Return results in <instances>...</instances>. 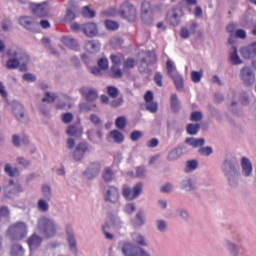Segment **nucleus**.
Masks as SVG:
<instances>
[{"mask_svg":"<svg viewBox=\"0 0 256 256\" xmlns=\"http://www.w3.org/2000/svg\"><path fill=\"white\" fill-rule=\"evenodd\" d=\"M175 87L178 90L183 89V77L181 76V74H177L176 76L172 77Z\"/></svg>","mask_w":256,"mask_h":256,"instance_id":"864d4df0","label":"nucleus"},{"mask_svg":"<svg viewBox=\"0 0 256 256\" xmlns=\"http://www.w3.org/2000/svg\"><path fill=\"white\" fill-rule=\"evenodd\" d=\"M19 23L20 25H22V27H25V29H29V30L33 29V27L37 25V22H35L33 18L27 17V16L21 17L19 19Z\"/></svg>","mask_w":256,"mask_h":256,"instance_id":"473e14b6","label":"nucleus"},{"mask_svg":"<svg viewBox=\"0 0 256 256\" xmlns=\"http://www.w3.org/2000/svg\"><path fill=\"white\" fill-rule=\"evenodd\" d=\"M202 77H203V72H199V71L191 72V79H192L193 83H200Z\"/></svg>","mask_w":256,"mask_h":256,"instance_id":"0e129e2a","label":"nucleus"},{"mask_svg":"<svg viewBox=\"0 0 256 256\" xmlns=\"http://www.w3.org/2000/svg\"><path fill=\"white\" fill-rule=\"evenodd\" d=\"M115 125L117 129H125V126L127 125V119H125L123 116L118 117L115 121Z\"/></svg>","mask_w":256,"mask_h":256,"instance_id":"69168bd1","label":"nucleus"},{"mask_svg":"<svg viewBox=\"0 0 256 256\" xmlns=\"http://www.w3.org/2000/svg\"><path fill=\"white\" fill-rule=\"evenodd\" d=\"M28 229L25 222H17L11 225L7 231L8 237L11 239H23L27 237Z\"/></svg>","mask_w":256,"mask_h":256,"instance_id":"20e7f679","label":"nucleus"},{"mask_svg":"<svg viewBox=\"0 0 256 256\" xmlns=\"http://www.w3.org/2000/svg\"><path fill=\"white\" fill-rule=\"evenodd\" d=\"M123 228V222L119 218L110 220L107 224L102 226V231L106 239H113V233H119Z\"/></svg>","mask_w":256,"mask_h":256,"instance_id":"7ed1b4c3","label":"nucleus"},{"mask_svg":"<svg viewBox=\"0 0 256 256\" xmlns=\"http://www.w3.org/2000/svg\"><path fill=\"white\" fill-rule=\"evenodd\" d=\"M199 24L197 22H192L188 26H183L180 30V36L182 39H189L191 35H195L197 33V28Z\"/></svg>","mask_w":256,"mask_h":256,"instance_id":"a211bd4d","label":"nucleus"},{"mask_svg":"<svg viewBox=\"0 0 256 256\" xmlns=\"http://www.w3.org/2000/svg\"><path fill=\"white\" fill-rule=\"evenodd\" d=\"M232 45L231 50H230V61L233 63V65H241L243 63V60L241 57H239V52L237 51V48L235 47L234 44Z\"/></svg>","mask_w":256,"mask_h":256,"instance_id":"c756f323","label":"nucleus"},{"mask_svg":"<svg viewBox=\"0 0 256 256\" xmlns=\"http://www.w3.org/2000/svg\"><path fill=\"white\" fill-rule=\"evenodd\" d=\"M227 31L230 34V38L228 40L229 45H233L235 39V24H230L227 26Z\"/></svg>","mask_w":256,"mask_h":256,"instance_id":"603ef678","label":"nucleus"},{"mask_svg":"<svg viewBox=\"0 0 256 256\" xmlns=\"http://www.w3.org/2000/svg\"><path fill=\"white\" fill-rule=\"evenodd\" d=\"M240 79L246 85H253L255 83V73H253L250 67H244L240 71Z\"/></svg>","mask_w":256,"mask_h":256,"instance_id":"4468645a","label":"nucleus"},{"mask_svg":"<svg viewBox=\"0 0 256 256\" xmlns=\"http://www.w3.org/2000/svg\"><path fill=\"white\" fill-rule=\"evenodd\" d=\"M82 31L86 37H97L99 35V28L94 22L84 24L82 26Z\"/></svg>","mask_w":256,"mask_h":256,"instance_id":"6ab92c4d","label":"nucleus"},{"mask_svg":"<svg viewBox=\"0 0 256 256\" xmlns=\"http://www.w3.org/2000/svg\"><path fill=\"white\" fill-rule=\"evenodd\" d=\"M84 49L88 53H97L101 49V43L96 40H89L85 43Z\"/></svg>","mask_w":256,"mask_h":256,"instance_id":"393cba45","label":"nucleus"},{"mask_svg":"<svg viewBox=\"0 0 256 256\" xmlns=\"http://www.w3.org/2000/svg\"><path fill=\"white\" fill-rule=\"evenodd\" d=\"M89 151H91L89 144L87 142H81L76 146L73 152V159H75V161H81V159L85 157V153H89Z\"/></svg>","mask_w":256,"mask_h":256,"instance_id":"ddd939ff","label":"nucleus"},{"mask_svg":"<svg viewBox=\"0 0 256 256\" xmlns=\"http://www.w3.org/2000/svg\"><path fill=\"white\" fill-rule=\"evenodd\" d=\"M176 215L177 217H181V219H183L184 221H189V212H187V210L185 209H177Z\"/></svg>","mask_w":256,"mask_h":256,"instance_id":"e2e57ef3","label":"nucleus"},{"mask_svg":"<svg viewBox=\"0 0 256 256\" xmlns=\"http://www.w3.org/2000/svg\"><path fill=\"white\" fill-rule=\"evenodd\" d=\"M166 67H167V73L171 78L179 75V72L177 71V67L175 66V63H173L171 60H167Z\"/></svg>","mask_w":256,"mask_h":256,"instance_id":"ea45409f","label":"nucleus"},{"mask_svg":"<svg viewBox=\"0 0 256 256\" xmlns=\"http://www.w3.org/2000/svg\"><path fill=\"white\" fill-rule=\"evenodd\" d=\"M32 11L38 15V17H46L49 14L51 7L49 3L43 2L40 4H31Z\"/></svg>","mask_w":256,"mask_h":256,"instance_id":"2eb2a0df","label":"nucleus"},{"mask_svg":"<svg viewBox=\"0 0 256 256\" xmlns=\"http://www.w3.org/2000/svg\"><path fill=\"white\" fill-rule=\"evenodd\" d=\"M186 143L190 145V147H194L197 149V147H203L205 145V139L203 138H187Z\"/></svg>","mask_w":256,"mask_h":256,"instance_id":"e433bc0d","label":"nucleus"},{"mask_svg":"<svg viewBox=\"0 0 256 256\" xmlns=\"http://www.w3.org/2000/svg\"><path fill=\"white\" fill-rule=\"evenodd\" d=\"M240 55L243 59H255L256 56V41L240 48Z\"/></svg>","mask_w":256,"mask_h":256,"instance_id":"dca6fc26","label":"nucleus"},{"mask_svg":"<svg viewBox=\"0 0 256 256\" xmlns=\"http://www.w3.org/2000/svg\"><path fill=\"white\" fill-rule=\"evenodd\" d=\"M228 99L230 100V105H229V109L230 111L234 112L235 115H237V107H238V103H237V94H235L234 91H231L228 94Z\"/></svg>","mask_w":256,"mask_h":256,"instance_id":"f704fd0d","label":"nucleus"},{"mask_svg":"<svg viewBox=\"0 0 256 256\" xmlns=\"http://www.w3.org/2000/svg\"><path fill=\"white\" fill-rule=\"evenodd\" d=\"M167 227H168V224L166 220L158 219L156 221V228L160 233H165V231H167Z\"/></svg>","mask_w":256,"mask_h":256,"instance_id":"49530a36","label":"nucleus"},{"mask_svg":"<svg viewBox=\"0 0 256 256\" xmlns=\"http://www.w3.org/2000/svg\"><path fill=\"white\" fill-rule=\"evenodd\" d=\"M12 115H14L15 119L20 123H29V121H31L29 114H27V111L25 110V106L20 102H13Z\"/></svg>","mask_w":256,"mask_h":256,"instance_id":"39448f33","label":"nucleus"},{"mask_svg":"<svg viewBox=\"0 0 256 256\" xmlns=\"http://www.w3.org/2000/svg\"><path fill=\"white\" fill-rule=\"evenodd\" d=\"M98 66L102 71L109 69V60L106 57H102L98 60Z\"/></svg>","mask_w":256,"mask_h":256,"instance_id":"bf43d9fd","label":"nucleus"},{"mask_svg":"<svg viewBox=\"0 0 256 256\" xmlns=\"http://www.w3.org/2000/svg\"><path fill=\"white\" fill-rule=\"evenodd\" d=\"M224 247L230 256H239V246L235 242L226 239L224 241Z\"/></svg>","mask_w":256,"mask_h":256,"instance_id":"b1692460","label":"nucleus"},{"mask_svg":"<svg viewBox=\"0 0 256 256\" xmlns=\"http://www.w3.org/2000/svg\"><path fill=\"white\" fill-rule=\"evenodd\" d=\"M120 15L130 23H135L138 17L137 8L132 4H124L120 9Z\"/></svg>","mask_w":256,"mask_h":256,"instance_id":"423d86ee","label":"nucleus"},{"mask_svg":"<svg viewBox=\"0 0 256 256\" xmlns=\"http://www.w3.org/2000/svg\"><path fill=\"white\" fill-rule=\"evenodd\" d=\"M62 43H63V45L68 47V49H72L73 51L79 50V44L77 43V41L75 39H73L71 37H68V36L62 37Z\"/></svg>","mask_w":256,"mask_h":256,"instance_id":"7c9ffc66","label":"nucleus"},{"mask_svg":"<svg viewBox=\"0 0 256 256\" xmlns=\"http://www.w3.org/2000/svg\"><path fill=\"white\" fill-rule=\"evenodd\" d=\"M135 209H137L135 203H128L124 206V212L127 215H133V213H135Z\"/></svg>","mask_w":256,"mask_h":256,"instance_id":"338daca9","label":"nucleus"},{"mask_svg":"<svg viewBox=\"0 0 256 256\" xmlns=\"http://www.w3.org/2000/svg\"><path fill=\"white\" fill-rule=\"evenodd\" d=\"M57 109H71L73 107V102L69 96H62L59 103L56 105Z\"/></svg>","mask_w":256,"mask_h":256,"instance_id":"2f4dec72","label":"nucleus"},{"mask_svg":"<svg viewBox=\"0 0 256 256\" xmlns=\"http://www.w3.org/2000/svg\"><path fill=\"white\" fill-rule=\"evenodd\" d=\"M80 93L86 101H95V99H97V91L91 87L81 88Z\"/></svg>","mask_w":256,"mask_h":256,"instance_id":"5701e85b","label":"nucleus"},{"mask_svg":"<svg viewBox=\"0 0 256 256\" xmlns=\"http://www.w3.org/2000/svg\"><path fill=\"white\" fill-rule=\"evenodd\" d=\"M107 141H114V143H123L125 141V137L123 134L117 130L111 131L107 137Z\"/></svg>","mask_w":256,"mask_h":256,"instance_id":"c85d7f7f","label":"nucleus"},{"mask_svg":"<svg viewBox=\"0 0 256 256\" xmlns=\"http://www.w3.org/2000/svg\"><path fill=\"white\" fill-rule=\"evenodd\" d=\"M9 57V60L6 63L7 69H17V67H19V57Z\"/></svg>","mask_w":256,"mask_h":256,"instance_id":"c03bdc74","label":"nucleus"},{"mask_svg":"<svg viewBox=\"0 0 256 256\" xmlns=\"http://www.w3.org/2000/svg\"><path fill=\"white\" fill-rule=\"evenodd\" d=\"M8 57H18L19 66H23L21 68L22 71L26 69L25 67H27V64L29 63V56L21 50L10 49L8 51Z\"/></svg>","mask_w":256,"mask_h":256,"instance_id":"1a4fd4ad","label":"nucleus"},{"mask_svg":"<svg viewBox=\"0 0 256 256\" xmlns=\"http://www.w3.org/2000/svg\"><path fill=\"white\" fill-rule=\"evenodd\" d=\"M99 171H101V164L99 162H93L88 166L85 175L87 179H95L99 175Z\"/></svg>","mask_w":256,"mask_h":256,"instance_id":"412c9836","label":"nucleus"},{"mask_svg":"<svg viewBox=\"0 0 256 256\" xmlns=\"http://www.w3.org/2000/svg\"><path fill=\"white\" fill-rule=\"evenodd\" d=\"M200 127L201 126L199 124H188L187 134L188 135H197V133H199Z\"/></svg>","mask_w":256,"mask_h":256,"instance_id":"8fccbe9b","label":"nucleus"},{"mask_svg":"<svg viewBox=\"0 0 256 256\" xmlns=\"http://www.w3.org/2000/svg\"><path fill=\"white\" fill-rule=\"evenodd\" d=\"M141 21L145 25L153 23V16H151V3L144 1L141 6Z\"/></svg>","mask_w":256,"mask_h":256,"instance_id":"6e6552de","label":"nucleus"},{"mask_svg":"<svg viewBox=\"0 0 256 256\" xmlns=\"http://www.w3.org/2000/svg\"><path fill=\"white\" fill-rule=\"evenodd\" d=\"M180 188L183 191L191 192L197 189V180L195 178L187 177L180 182Z\"/></svg>","mask_w":256,"mask_h":256,"instance_id":"aec40b11","label":"nucleus"},{"mask_svg":"<svg viewBox=\"0 0 256 256\" xmlns=\"http://www.w3.org/2000/svg\"><path fill=\"white\" fill-rule=\"evenodd\" d=\"M66 135L69 137H81L83 135V128L79 124H72L67 126Z\"/></svg>","mask_w":256,"mask_h":256,"instance_id":"4be33fe9","label":"nucleus"},{"mask_svg":"<svg viewBox=\"0 0 256 256\" xmlns=\"http://www.w3.org/2000/svg\"><path fill=\"white\" fill-rule=\"evenodd\" d=\"M59 96L53 92H45L43 101H46L47 103H53Z\"/></svg>","mask_w":256,"mask_h":256,"instance_id":"6e6d98bb","label":"nucleus"},{"mask_svg":"<svg viewBox=\"0 0 256 256\" xmlns=\"http://www.w3.org/2000/svg\"><path fill=\"white\" fill-rule=\"evenodd\" d=\"M12 143L15 147H21V145H29V138L26 135H12Z\"/></svg>","mask_w":256,"mask_h":256,"instance_id":"a878e982","label":"nucleus"},{"mask_svg":"<svg viewBox=\"0 0 256 256\" xmlns=\"http://www.w3.org/2000/svg\"><path fill=\"white\" fill-rule=\"evenodd\" d=\"M42 194L43 197L47 200V201H51V197L53 196V193L51 191V186L49 185H43L42 186Z\"/></svg>","mask_w":256,"mask_h":256,"instance_id":"de8ad7c7","label":"nucleus"},{"mask_svg":"<svg viewBox=\"0 0 256 256\" xmlns=\"http://www.w3.org/2000/svg\"><path fill=\"white\" fill-rule=\"evenodd\" d=\"M105 27L108 29V31H117V29H119V23L113 20H106Z\"/></svg>","mask_w":256,"mask_h":256,"instance_id":"3c124183","label":"nucleus"},{"mask_svg":"<svg viewBox=\"0 0 256 256\" xmlns=\"http://www.w3.org/2000/svg\"><path fill=\"white\" fill-rule=\"evenodd\" d=\"M82 15L88 19H93V17H95V11L88 8V6H84L82 9Z\"/></svg>","mask_w":256,"mask_h":256,"instance_id":"052dcab7","label":"nucleus"},{"mask_svg":"<svg viewBox=\"0 0 256 256\" xmlns=\"http://www.w3.org/2000/svg\"><path fill=\"white\" fill-rule=\"evenodd\" d=\"M137 247L138 246H135L134 244L126 243L122 247V253L125 256H135L137 253Z\"/></svg>","mask_w":256,"mask_h":256,"instance_id":"72a5a7b5","label":"nucleus"},{"mask_svg":"<svg viewBox=\"0 0 256 256\" xmlns=\"http://www.w3.org/2000/svg\"><path fill=\"white\" fill-rule=\"evenodd\" d=\"M198 166H199V163L197 162V160H189L186 163L187 171H195V169H197Z\"/></svg>","mask_w":256,"mask_h":256,"instance_id":"774afa93","label":"nucleus"},{"mask_svg":"<svg viewBox=\"0 0 256 256\" xmlns=\"http://www.w3.org/2000/svg\"><path fill=\"white\" fill-rule=\"evenodd\" d=\"M141 193H143V183H136L133 187L125 184L122 186V197L126 201H135V199H139L141 197Z\"/></svg>","mask_w":256,"mask_h":256,"instance_id":"f03ea898","label":"nucleus"},{"mask_svg":"<svg viewBox=\"0 0 256 256\" xmlns=\"http://www.w3.org/2000/svg\"><path fill=\"white\" fill-rule=\"evenodd\" d=\"M37 229L43 237L46 239H51L57 235V231H59V226L57 222L53 218L42 216L38 219Z\"/></svg>","mask_w":256,"mask_h":256,"instance_id":"f257e3e1","label":"nucleus"},{"mask_svg":"<svg viewBox=\"0 0 256 256\" xmlns=\"http://www.w3.org/2000/svg\"><path fill=\"white\" fill-rule=\"evenodd\" d=\"M242 177H253V162L247 157H242L240 160Z\"/></svg>","mask_w":256,"mask_h":256,"instance_id":"9d476101","label":"nucleus"},{"mask_svg":"<svg viewBox=\"0 0 256 256\" xmlns=\"http://www.w3.org/2000/svg\"><path fill=\"white\" fill-rule=\"evenodd\" d=\"M145 224V210L139 209L135 215V218L133 220L134 227H143Z\"/></svg>","mask_w":256,"mask_h":256,"instance_id":"cd10ccee","label":"nucleus"},{"mask_svg":"<svg viewBox=\"0 0 256 256\" xmlns=\"http://www.w3.org/2000/svg\"><path fill=\"white\" fill-rule=\"evenodd\" d=\"M181 17H183V10L179 8H173L167 14V21L173 27H177L181 23Z\"/></svg>","mask_w":256,"mask_h":256,"instance_id":"9b49d317","label":"nucleus"},{"mask_svg":"<svg viewBox=\"0 0 256 256\" xmlns=\"http://www.w3.org/2000/svg\"><path fill=\"white\" fill-rule=\"evenodd\" d=\"M181 155H183V150L181 148H174L168 153L167 159L168 161H177Z\"/></svg>","mask_w":256,"mask_h":256,"instance_id":"4c0bfd02","label":"nucleus"},{"mask_svg":"<svg viewBox=\"0 0 256 256\" xmlns=\"http://www.w3.org/2000/svg\"><path fill=\"white\" fill-rule=\"evenodd\" d=\"M103 197L107 203H118L119 199H121L119 188L111 185L105 186L103 189Z\"/></svg>","mask_w":256,"mask_h":256,"instance_id":"0eeeda50","label":"nucleus"},{"mask_svg":"<svg viewBox=\"0 0 256 256\" xmlns=\"http://www.w3.org/2000/svg\"><path fill=\"white\" fill-rule=\"evenodd\" d=\"M132 241L137 243V245H141V247H147V240H145V236L139 232L132 234Z\"/></svg>","mask_w":256,"mask_h":256,"instance_id":"c9c22d12","label":"nucleus"},{"mask_svg":"<svg viewBox=\"0 0 256 256\" xmlns=\"http://www.w3.org/2000/svg\"><path fill=\"white\" fill-rule=\"evenodd\" d=\"M4 171L9 175V177H19V169L17 167H13L11 164H5Z\"/></svg>","mask_w":256,"mask_h":256,"instance_id":"a19ab883","label":"nucleus"},{"mask_svg":"<svg viewBox=\"0 0 256 256\" xmlns=\"http://www.w3.org/2000/svg\"><path fill=\"white\" fill-rule=\"evenodd\" d=\"M66 235H67V243L70 251L72 253H77V239H75V235L73 234V232L69 230L66 231Z\"/></svg>","mask_w":256,"mask_h":256,"instance_id":"bb28decb","label":"nucleus"},{"mask_svg":"<svg viewBox=\"0 0 256 256\" xmlns=\"http://www.w3.org/2000/svg\"><path fill=\"white\" fill-rule=\"evenodd\" d=\"M110 77H113L114 79H119L123 75V72L121 71V68L117 65H113L111 67V70L109 72Z\"/></svg>","mask_w":256,"mask_h":256,"instance_id":"a18cd8bd","label":"nucleus"},{"mask_svg":"<svg viewBox=\"0 0 256 256\" xmlns=\"http://www.w3.org/2000/svg\"><path fill=\"white\" fill-rule=\"evenodd\" d=\"M170 103L173 111H179V99L177 98V94L171 95Z\"/></svg>","mask_w":256,"mask_h":256,"instance_id":"4d7b16f0","label":"nucleus"},{"mask_svg":"<svg viewBox=\"0 0 256 256\" xmlns=\"http://www.w3.org/2000/svg\"><path fill=\"white\" fill-rule=\"evenodd\" d=\"M110 59L113 65L119 66L123 63L124 57L123 54H111Z\"/></svg>","mask_w":256,"mask_h":256,"instance_id":"09e8293b","label":"nucleus"},{"mask_svg":"<svg viewBox=\"0 0 256 256\" xmlns=\"http://www.w3.org/2000/svg\"><path fill=\"white\" fill-rule=\"evenodd\" d=\"M11 256H23L25 255V250L23 249V246L20 244H14L11 248L10 252Z\"/></svg>","mask_w":256,"mask_h":256,"instance_id":"37998d69","label":"nucleus"},{"mask_svg":"<svg viewBox=\"0 0 256 256\" xmlns=\"http://www.w3.org/2000/svg\"><path fill=\"white\" fill-rule=\"evenodd\" d=\"M25 188L21 183L10 180L8 185L4 187V192L6 195H19V193H23Z\"/></svg>","mask_w":256,"mask_h":256,"instance_id":"f8f14e48","label":"nucleus"},{"mask_svg":"<svg viewBox=\"0 0 256 256\" xmlns=\"http://www.w3.org/2000/svg\"><path fill=\"white\" fill-rule=\"evenodd\" d=\"M104 181H113V170L111 168H106L102 174Z\"/></svg>","mask_w":256,"mask_h":256,"instance_id":"680f3d73","label":"nucleus"},{"mask_svg":"<svg viewBox=\"0 0 256 256\" xmlns=\"http://www.w3.org/2000/svg\"><path fill=\"white\" fill-rule=\"evenodd\" d=\"M16 163L20 165L21 167H29L31 165V160L23 157V156H18L16 158Z\"/></svg>","mask_w":256,"mask_h":256,"instance_id":"13d9d810","label":"nucleus"},{"mask_svg":"<svg viewBox=\"0 0 256 256\" xmlns=\"http://www.w3.org/2000/svg\"><path fill=\"white\" fill-rule=\"evenodd\" d=\"M128 175H130V177H139V179H145V177H147V169L140 166L136 168V174H133V172H128Z\"/></svg>","mask_w":256,"mask_h":256,"instance_id":"79ce46f5","label":"nucleus"},{"mask_svg":"<svg viewBox=\"0 0 256 256\" xmlns=\"http://www.w3.org/2000/svg\"><path fill=\"white\" fill-rule=\"evenodd\" d=\"M37 209L42 213H47V211H49V200L45 198H40L37 201Z\"/></svg>","mask_w":256,"mask_h":256,"instance_id":"58836bf2","label":"nucleus"},{"mask_svg":"<svg viewBox=\"0 0 256 256\" xmlns=\"http://www.w3.org/2000/svg\"><path fill=\"white\" fill-rule=\"evenodd\" d=\"M157 57L155 56V53H150L146 55V58L142 60V67L147 68V62L148 63H153L155 62Z\"/></svg>","mask_w":256,"mask_h":256,"instance_id":"5fc2aeb1","label":"nucleus"},{"mask_svg":"<svg viewBox=\"0 0 256 256\" xmlns=\"http://www.w3.org/2000/svg\"><path fill=\"white\" fill-rule=\"evenodd\" d=\"M41 243H43V238H41V236L37 235L36 233L32 234L28 238L27 244L31 255H33V252L37 251L41 247Z\"/></svg>","mask_w":256,"mask_h":256,"instance_id":"f3484780","label":"nucleus"}]
</instances>
